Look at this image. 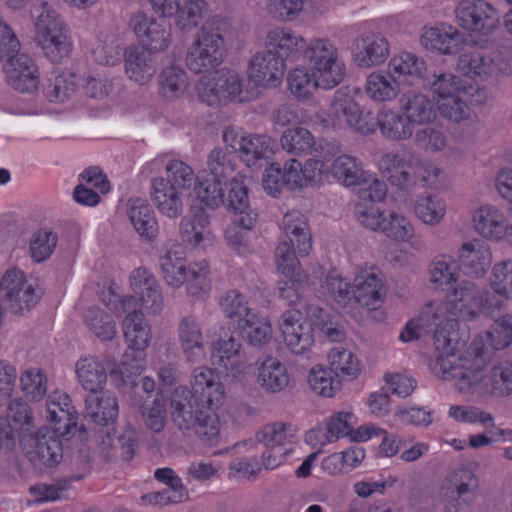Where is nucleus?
<instances>
[{
	"instance_id": "obj_28",
	"label": "nucleus",
	"mask_w": 512,
	"mask_h": 512,
	"mask_svg": "<svg viewBox=\"0 0 512 512\" xmlns=\"http://www.w3.org/2000/svg\"><path fill=\"white\" fill-rule=\"evenodd\" d=\"M85 418L99 426H109L118 417V401L110 394H89L85 398Z\"/></svg>"
},
{
	"instance_id": "obj_19",
	"label": "nucleus",
	"mask_w": 512,
	"mask_h": 512,
	"mask_svg": "<svg viewBox=\"0 0 512 512\" xmlns=\"http://www.w3.org/2000/svg\"><path fill=\"white\" fill-rule=\"evenodd\" d=\"M47 419L56 424V430L61 436H72L77 431L85 433L84 425L78 427L77 412L71 406L70 397L65 394L55 393L49 396L47 401Z\"/></svg>"
},
{
	"instance_id": "obj_64",
	"label": "nucleus",
	"mask_w": 512,
	"mask_h": 512,
	"mask_svg": "<svg viewBox=\"0 0 512 512\" xmlns=\"http://www.w3.org/2000/svg\"><path fill=\"white\" fill-rule=\"evenodd\" d=\"M415 213L424 223L433 225L443 218L445 205L439 198L433 196L422 197L415 204Z\"/></svg>"
},
{
	"instance_id": "obj_16",
	"label": "nucleus",
	"mask_w": 512,
	"mask_h": 512,
	"mask_svg": "<svg viewBox=\"0 0 512 512\" xmlns=\"http://www.w3.org/2000/svg\"><path fill=\"white\" fill-rule=\"evenodd\" d=\"M379 166L392 185L406 188L415 183L416 170L422 166V161L416 154L403 151L385 154L382 156Z\"/></svg>"
},
{
	"instance_id": "obj_32",
	"label": "nucleus",
	"mask_w": 512,
	"mask_h": 512,
	"mask_svg": "<svg viewBox=\"0 0 512 512\" xmlns=\"http://www.w3.org/2000/svg\"><path fill=\"white\" fill-rule=\"evenodd\" d=\"M459 267L471 277L483 276L491 264V253L479 243H464L459 251Z\"/></svg>"
},
{
	"instance_id": "obj_59",
	"label": "nucleus",
	"mask_w": 512,
	"mask_h": 512,
	"mask_svg": "<svg viewBox=\"0 0 512 512\" xmlns=\"http://www.w3.org/2000/svg\"><path fill=\"white\" fill-rule=\"evenodd\" d=\"M139 412L148 430L154 433L163 431L166 425V405L162 397H156L151 405L144 406Z\"/></svg>"
},
{
	"instance_id": "obj_37",
	"label": "nucleus",
	"mask_w": 512,
	"mask_h": 512,
	"mask_svg": "<svg viewBox=\"0 0 512 512\" xmlns=\"http://www.w3.org/2000/svg\"><path fill=\"white\" fill-rule=\"evenodd\" d=\"M353 414L350 412H339L333 415L327 423L326 429L318 427L309 431L306 435L307 441H312L314 438L319 440L321 444L332 442L340 437L352 435V425L350 423Z\"/></svg>"
},
{
	"instance_id": "obj_38",
	"label": "nucleus",
	"mask_w": 512,
	"mask_h": 512,
	"mask_svg": "<svg viewBox=\"0 0 512 512\" xmlns=\"http://www.w3.org/2000/svg\"><path fill=\"white\" fill-rule=\"evenodd\" d=\"M242 337L253 347L261 348L272 339L270 321L255 313L239 322Z\"/></svg>"
},
{
	"instance_id": "obj_31",
	"label": "nucleus",
	"mask_w": 512,
	"mask_h": 512,
	"mask_svg": "<svg viewBox=\"0 0 512 512\" xmlns=\"http://www.w3.org/2000/svg\"><path fill=\"white\" fill-rule=\"evenodd\" d=\"M129 219L136 232L146 240H153L159 232L158 222L151 206L142 199L130 200Z\"/></svg>"
},
{
	"instance_id": "obj_29",
	"label": "nucleus",
	"mask_w": 512,
	"mask_h": 512,
	"mask_svg": "<svg viewBox=\"0 0 512 512\" xmlns=\"http://www.w3.org/2000/svg\"><path fill=\"white\" fill-rule=\"evenodd\" d=\"M353 306L358 304L368 310H376L381 306L384 297L382 280L375 274L356 277L353 286Z\"/></svg>"
},
{
	"instance_id": "obj_55",
	"label": "nucleus",
	"mask_w": 512,
	"mask_h": 512,
	"mask_svg": "<svg viewBox=\"0 0 512 512\" xmlns=\"http://www.w3.org/2000/svg\"><path fill=\"white\" fill-rule=\"evenodd\" d=\"M223 185L226 186L227 182L220 179L214 180L211 176L206 175L203 179H199L194 192L207 207L216 209L224 202Z\"/></svg>"
},
{
	"instance_id": "obj_52",
	"label": "nucleus",
	"mask_w": 512,
	"mask_h": 512,
	"mask_svg": "<svg viewBox=\"0 0 512 512\" xmlns=\"http://www.w3.org/2000/svg\"><path fill=\"white\" fill-rule=\"evenodd\" d=\"M270 144V138L264 135L246 137L243 146H240V157L248 167L255 166L257 161L268 158Z\"/></svg>"
},
{
	"instance_id": "obj_36",
	"label": "nucleus",
	"mask_w": 512,
	"mask_h": 512,
	"mask_svg": "<svg viewBox=\"0 0 512 512\" xmlns=\"http://www.w3.org/2000/svg\"><path fill=\"white\" fill-rule=\"evenodd\" d=\"M331 175L346 187H357L365 181L366 172L357 158L351 155H340L335 158L330 168Z\"/></svg>"
},
{
	"instance_id": "obj_17",
	"label": "nucleus",
	"mask_w": 512,
	"mask_h": 512,
	"mask_svg": "<svg viewBox=\"0 0 512 512\" xmlns=\"http://www.w3.org/2000/svg\"><path fill=\"white\" fill-rule=\"evenodd\" d=\"M4 71L8 84L22 93H32L38 89L39 76L31 57L18 54L6 61Z\"/></svg>"
},
{
	"instance_id": "obj_8",
	"label": "nucleus",
	"mask_w": 512,
	"mask_h": 512,
	"mask_svg": "<svg viewBox=\"0 0 512 512\" xmlns=\"http://www.w3.org/2000/svg\"><path fill=\"white\" fill-rule=\"evenodd\" d=\"M224 59V39L219 27L206 23L186 55V66L195 74L216 72Z\"/></svg>"
},
{
	"instance_id": "obj_53",
	"label": "nucleus",
	"mask_w": 512,
	"mask_h": 512,
	"mask_svg": "<svg viewBox=\"0 0 512 512\" xmlns=\"http://www.w3.org/2000/svg\"><path fill=\"white\" fill-rule=\"evenodd\" d=\"M159 84L162 94L168 99H173L184 93L187 88L186 72L177 66L165 68L159 75Z\"/></svg>"
},
{
	"instance_id": "obj_18",
	"label": "nucleus",
	"mask_w": 512,
	"mask_h": 512,
	"mask_svg": "<svg viewBox=\"0 0 512 512\" xmlns=\"http://www.w3.org/2000/svg\"><path fill=\"white\" fill-rule=\"evenodd\" d=\"M135 295L139 296L141 306L151 314H159L164 306L160 285L155 276L146 268L135 269L130 276Z\"/></svg>"
},
{
	"instance_id": "obj_14",
	"label": "nucleus",
	"mask_w": 512,
	"mask_h": 512,
	"mask_svg": "<svg viewBox=\"0 0 512 512\" xmlns=\"http://www.w3.org/2000/svg\"><path fill=\"white\" fill-rule=\"evenodd\" d=\"M129 25L138 37L140 46L155 54L165 51L171 43V26L165 19L157 21L143 12H137L131 17Z\"/></svg>"
},
{
	"instance_id": "obj_30",
	"label": "nucleus",
	"mask_w": 512,
	"mask_h": 512,
	"mask_svg": "<svg viewBox=\"0 0 512 512\" xmlns=\"http://www.w3.org/2000/svg\"><path fill=\"white\" fill-rule=\"evenodd\" d=\"M475 229L485 238L500 239L507 232V220L501 210L484 205L473 216Z\"/></svg>"
},
{
	"instance_id": "obj_12",
	"label": "nucleus",
	"mask_w": 512,
	"mask_h": 512,
	"mask_svg": "<svg viewBox=\"0 0 512 512\" xmlns=\"http://www.w3.org/2000/svg\"><path fill=\"white\" fill-rule=\"evenodd\" d=\"M459 25L470 32L488 35L500 22L497 10L484 0L461 1L455 11Z\"/></svg>"
},
{
	"instance_id": "obj_27",
	"label": "nucleus",
	"mask_w": 512,
	"mask_h": 512,
	"mask_svg": "<svg viewBox=\"0 0 512 512\" xmlns=\"http://www.w3.org/2000/svg\"><path fill=\"white\" fill-rule=\"evenodd\" d=\"M388 55V41L380 34L366 33L355 42L354 58L360 67L379 65Z\"/></svg>"
},
{
	"instance_id": "obj_2",
	"label": "nucleus",
	"mask_w": 512,
	"mask_h": 512,
	"mask_svg": "<svg viewBox=\"0 0 512 512\" xmlns=\"http://www.w3.org/2000/svg\"><path fill=\"white\" fill-rule=\"evenodd\" d=\"M302 41L293 37V32L272 29L266 35L265 49L257 52L250 61L249 79L256 86L274 87L284 76L286 60L293 61V47Z\"/></svg>"
},
{
	"instance_id": "obj_3",
	"label": "nucleus",
	"mask_w": 512,
	"mask_h": 512,
	"mask_svg": "<svg viewBox=\"0 0 512 512\" xmlns=\"http://www.w3.org/2000/svg\"><path fill=\"white\" fill-rule=\"evenodd\" d=\"M171 419L181 431H194L203 441L212 442L219 435V425L213 413L218 407L191 397L190 390L185 386L174 389L171 399Z\"/></svg>"
},
{
	"instance_id": "obj_42",
	"label": "nucleus",
	"mask_w": 512,
	"mask_h": 512,
	"mask_svg": "<svg viewBox=\"0 0 512 512\" xmlns=\"http://www.w3.org/2000/svg\"><path fill=\"white\" fill-rule=\"evenodd\" d=\"M136 318H128L123 321L124 336L128 347L134 351L143 352L150 343L151 330L145 317L134 315Z\"/></svg>"
},
{
	"instance_id": "obj_34",
	"label": "nucleus",
	"mask_w": 512,
	"mask_h": 512,
	"mask_svg": "<svg viewBox=\"0 0 512 512\" xmlns=\"http://www.w3.org/2000/svg\"><path fill=\"white\" fill-rule=\"evenodd\" d=\"M241 347L239 339L232 335L228 338H220L216 342L213 359L216 362L218 358V364L223 366L227 372L239 373L244 369L245 364Z\"/></svg>"
},
{
	"instance_id": "obj_43",
	"label": "nucleus",
	"mask_w": 512,
	"mask_h": 512,
	"mask_svg": "<svg viewBox=\"0 0 512 512\" xmlns=\"http://www.w3.org/2000/svg\"><path fill=\"white\" fill-rule=\"evenodd\" d=\"M58 243V235L49 228H40L35 231L29 242V253L36 263L49 259Z\"/></svg>"
},
{
	"instance_id": "obj_44",
	"label": "nucleus",
	"mask_w": 512,
	"mask_h": 512,
	"mask_svg": "<svg viewBox=\"0 0 512 512\" xmlns=\"http://www.w3.org/2000/svg\"><path fill=\"white\" fill-rule=\"evenodd\" d=\"M281 145L290 154L300 156L310 154L315 146V139L306 128L287 129L281 137Z\"/></svg>"
},
{
	"instance_id": "obj_23",
	"label": "nucleus",
	"mask_w": 512,
	"mask_h": 512,
	"mask_svg": "<svg viewBox=\"0 0 512 512\" xmlns=\"http://www.w3.org/2000/svg\"><path fill=\"white\" fill-rule=\"evenodd\" d=\"M191 386V397L210 405V407L221 405L224 389L212 369L208 367L195 368L192 372Z\"/></svg>"
},
{
	"instance_id": "obj_13",
	"label": "nucleus",
	"mask_w": 512,
	"mask_h": 512,
	"mask_svg": "<svg viewBox=\"0 0 512 512\" xmlns=\"http://www.w3.org/2000/svg\"><path fill=\"white\" fill-rule=\"evenodd\" d=\"M477 476L469 469L460 468L452 471L443 481L440 489L442 501L447 503V512H459L461 501L469 505L478 489Z\"/></svg>"
},
{
	"instance_id": "obj_7",
	"label": "nucleus",
	"mask_w": 512,
	"mask_h": 512,
	"mask_svg": "<svg viewBox=\"0 0 512 512\" xmlns=\"http://www.w3.org/2000/svg\"><path fill=\"white\" fill-rule=\"evenodd\" d=\"M39 10L35 21L37 43L47 58L52 62H60L72 49L66 26L47 2H43Z\"/></svg>"
},
{
	"instance_id": "obj_41",
	"label": "nucleus",
	"mask_w": 512,
	"mask_h": 512,
	"mask_svg": "<svg viewBox=\"0 0 512 512\" xmlns=\"http://www.w3.org/2000/svg\"><path fill=\"white\" fill-rule=\"evenodd\" d=\"M457 69L470 78L486 76L494 70L493 58L485 51L475 49L459 57Z\"/></svg>"
},
{
	"instance_id": "obj_21",
	"label": "nucleus",
	"mask_w": 512,
	"mask_h": 512,
	"mask_svg": "<svg viewBox=\"0 0 512 512\" xmlns=\"http://www.w3.org/2000/svg\"><path fill=\"white\" fill-rule=\"evenodd\" d=\"M178 341L188 362L197 363L204 359V336L194 315L183 316L177 326Z\"/></svg>"
},
{
	"instance_id": "obj_47",
	"label": "nucleus",
	"mask_w": 512,
	"mask_h": 512,
	"mask_svg": "<svg viewBox=\"0 0 512 512\" xmlns=\"http://www.w3.org/2000/svg\"><path fill=\"white\" fill-rule=\"evenodd\" d=\"M398 84L391 74L372 73L366 81L367 95L377 102L390 101L398 95Z\"/></svg>"
},
{
	"instance_id": "obj_58",
	"label": "nucleus",
	"mask_w": 512,
	"mask_h": 512,
	"mask_svg": "<svg viewBox=\"0 0 512 512\" xmlns=\"http://www.w3.org/2000/svg\"><path fill=\"white\" fill-rule=\"evenodd\" d=\"M221 308L226 317L234 319L239 324L244 318L253 313L248 308L246 297L237 290H230L222 297Z\"/></svg>"
},
{
	"instance_id": "obj_15",
	"label": "nucleus",
	"mask_w": 512,
	"mask_h": 512,
	"mask_svg": "<svg viewBox=\"0 0 512 512\" xmlns=\"http://www.w3.org/2000/svg\"><path fill=\"white\" fill-rule=\"evenodd\" d=\"M481 288L470 281H463L447 295L445 310L450 318L474 320L481 314Z\"/></svg>"
},
{
	"instance_id": "obj_5",
	"label": "nucleus",
	"mask_w": 512,
	"mask_h": 512,
	"mask_svg": "<svg viewBox=\"0 0 512 512\" xmlns=\"http://www.w3.org/2000/svg\"><path fill=\"white\" fill-rule=\"evenodd\" d=\"M293 37L302 41L293 47V61L303 60L311 69L321 76L327 88H334L344 78L343 64L338 60V50L329 39H314L309 43L299 34Z\"/></svg>"
},
{
	"instance_id": "obj_60",
	"label": "nucleus",
	"mask_w": 512,
	"mask_h": 512,
	"mask_svg": "<svg viewBox=\"0 0 512 512\" xmlns=\"http://www.w3.org/2000/svg\"><path fill=\"white\" fill-rule=\"evenodd\" d=\"M204 0H187L176 10V23L181 29H191L198 25L206 10Z\"/></svg>"
},
{
	"instance_id": "obj_61",
	"label": "nucleus",
	"mask_w": 512,
	"mask_h": 512,
	"mask_svg": "<svg viewBox=\"0 0 512 512\" xmlns=\"http://www.w3.org/2000/svg\"><path fill=\"white\" fill-rule=\"evenodd\" d=\"M77 85L73 74H60L49 79L45 88L46 97L49 101L64 102L76 91Z\"/></svg>"
},
{
	"instance_id": "obj_46",
	"label": "nucleus",
	"mask_w": 512,
	"mask_h": 512,
	"mask_svg": "<svg viewBox=\"0 0 512 512\" xmlns=\"http://www.w3.org/2000/svg\"><path fill=\"white\" fill-rule=\"evenodd\" d=\"M378 126L382 134L391 140H405L413 134V127L405 117L392 111L378 115Z\"/></svg>"
},
{
	"instance_id": "obj_62",
	"label": "nucleus",
	"mask_w": 512,
	"mask_h": 512,
	"mask_svg": "<svg viewBox=\"0 0 512 512\" xmlns=\"http://www.w3.org/2000/svg\"><path fill=\"white\" fill-rule=\"evenodd\" d=\"M492 393L497 396H507L512 393V363L500 362L491 368L489 374Z\"/></svg>"
},
{
	"instance_id": "obj_35",
	"label": "nucleus",
	"mask_w": 512,
	"mask_h": 512,
	"mask_svg": "<svg viewBox=\"0 0 512 512\" xmlns=\"http://www.w3.org/2000/svg\"><path fill=\"white\" fill-rule=\"evenodd\" d=\"M358 113V104L342 93H336L327 116L321 120L326 127L341 129L350 126L352 118Z\"/></svg>"
},
{
	"instance_id": "obj_20",
	"label": "nucleus",
	"mask_w": 512,
	"mask_h": 512,
	"mask_svg": "<svg viewBox=\"0 0 512 512\" xmlns=\"http://www.w3.org/2000/svg\"><path fill=\"white\" fill-rule=\"evenodd\" d=\"M124 61L127 76L141 85L150 81L157 72L156 54L146 47L129 46L124 52Z\"/></svg>"
},
{
	"instance_id": "obj_25",
	"label": "nucleus",
	"mask_w": 512,
	"mask_h": 512,
	"mask_svg": "<svg viewBox=\"0 0 512 512\" xmlns=\"http://www.w3.org/2000/svg\"><path fill=\"white\" fill-rule=\"evenodd\" d=\"M257 382L267 393L276 394L285 390L291 381L286 366L275 357L266 356L255 363Z\"/></svg>"
},
{
	"instance_id": "obj_45",
	"label": "nucleus",
	"mask_w": 512,
	"mask_h": 512,
	"mask_svg": "<svg viewBox=\"0 0 512 512\" xmlns=\"http://www.w3.org/2000/svg\"><path fill=\"white\" fill-rule=\"evenodd\" d=\"M330 363V371L336 377L347 378L352 380L356 378L360 372L359 362L353 353L344 348H334L328 355Z\"/></svg>"
},
{
	"instance_id": "obj_4",
	"label": "nucleus",
	"mask_w": 512,
	"mask_h": 512,
	"mask_svg": "<svg viewBox=\"0 0 512 512\" xmlns=\"http://www.w3.org/2000/svg\"><path fill=\"white\" fill-rule=\"evenodd\" d=\"M283 228L287 240L280 242L275 249L277 268L287 278L305 282L307 275L296 255L307 256L312 248L308 224L299 212H290L283 217Z\"/></svg>"
},
{
	"instance_id": "obj_10",
	"label": "nucleus",
	"mask_w": 512,
	"mask_h": 512,
	"mask_svg": "<svg viewBox=\"0 0 512 512\" xmlns=\"http://www.w3.org/2000/svg\"><path fill=\"white\" fill-rule=\"evenodd\" d=\"M2 285L4 293L0 305L15 315H23L30 311L40 299L35 287L28 283L24 273L17 268H10L4 272Z\"/></svg>"
},
{
	"instance_id": "obj_63",
	"label": "nucleus",
	"mask_w": 512,
	"mask_h": 512,
	"mask_svg": "<svg viewBox=\"0 0 512 512\" xmlns=\"http://www.w3.org/2000/svg\"><path fill=\"white\" fill-rule=\"evenodd\" d=\"M458 268L459 265L450 257L442 256L431 263L430 280L440 287L456 282Z\"/></svg>"
},
{
	"instance_id": "obj_57",
	"label": "nucleus",
	"mask_w": 512,
	"mask_h": 512,
	"mask_svg": "<svg viewBox=\"0 0 512 512\" xmlns=\"http://www.w3.org/2000/svg\"><path fill=\"white\" fill-rule=\"evenodd\" d=\"M330 369L312 368L308 376L310 388L318 395L332 397L340 389V381L334 379Z\"/></svg>"
},
{
	"instance_id": "obj_22",
	"label": "nucleus",
	"mask_w": 512,
	"mask_h": 512,
	"mask_svg": "<svg viewBox=\"0 0 512 512\" xmlns=\"http://www.w3.org/2000/svg\"><path fill=\"white\" fill-rule=\"evenodd\" d=\"M226 189L228 194L224 195L221 205L239 215V223L243 228L252 229L257 222L258 213L250 207L248 187L243 181L231 178L227 181Z\"/></svg>"
},
{
	"instance_id": "obj_49",
	"label": "nucleus",
	"mask_w": 512,
	"mask_h": 512,
	"mask_svg": "<svg viewBox=\"0 0 512 512\" xmlns=\"http://www.w3.org/2000/svg\"><path fill=\"white\" fill-rule=\"evenodd\" d=\"M294 431L292 424L277 422L264 426L256 434V439L266 448H282L285 443L292 441Z\"/></svg>"
},
{
	"instance_id": "obj_40",
	"label": "nucleus",
	"mask_w": 512,
	"mask_h": 512,
	"mask_svg": "<svg viewBox=\"0 0 512 512\" xmlns=\"http://www.w3.org/2000/svg\"><path fill=\"white\" fill-rule=\"evenodd\" d=\"M287 81L291 93L299 100L308 99L318 87L328 89L319 74L315 71L310 74L305 67L295 68L289 73Z\"/></svg>"
},
{
	"instance_id": "obj_33",
	"label": "nucleus",
	"mask_w": 512,
	"mask_h": 512,
	"mask_svg": "<svg viewBox=\"0 0 512 512\" xmlns=\"http://www.w3.org/2000/svg\"><path fill=\"white\" fill-rule=\"evenodd\" d=\"M76 374L79 383L89 394L103 392L107 374L98 360L93 357L81 358L76 364Z\"/></svg>"
},
{
	"instance_id": "obj_56",
	"label": "nucleus",
	"mask_w": 512,
	"mask_h": 512,
	"mask_svg": "<svg viewBox=\"0 0 512 512\" xmlns=\"http://www.w3.org/2000/svg\"><path fill=\"white\" fill-rule=\"evenodd\" d=\"M209 224V217L201 209L194 218H182L179 225V233L183 242L196 246L204 239L205 228Z\"/></svg>"
},
{
	"instance_id": "obj_50",
	"label": "nucleus",
	"mask_w": 512,
	"mask_h": 512,
	"mask_svg": "<svg viewBox=\"0 0 512 512\" xmlns=\"http://www.w3.org/2000/svg\"><path fill=\"white\" fill-rule=\"evenodd\" d=\"M235 166L232 154L222 148L213 149L207 158V175L212 179L228 181L233 177Z\"/></svg>"
},
{
	"instance_id": "obj_26",
	"label": "nucleus",
	"mask_w": 512,
	"mask_h": 512,
	"mask_svg": "<svg viewBox=\"0 0 512 512\" xmlns=\"http://www.w3.org/2000/svg\"><path fill=\"white\" fill-rule=\"evenodd\" d=\"M400 110L406 121L413 125H426L436 119V109L430 98L416 91H408L400 98Z\"/></svg>"
},
{
	"instance_id": "obj_6",
	"label": "nucleus",
	"mask_w": 512,
	"mask_h": 512,
	"mask_svg": "<svg viewBox=\"0 0 512 512\" xmlns=\"http://www.w3.org/2000/svg\"><path fill=\"white\" fill-rule=\"evenodd\" d=\"M163 279L167 285L178 288L186 283L190 296L206 295L210 288L208 264L205 261L186 266L185 259L176 250H167L159 258Z\"/></svg>"
},
{
	"instance_id": "obj_24",
	"label": "nucleus",
	"mask_w": 512,
	"mask_h": 512,
	"mask_svg": "<svg viewBox=\"0 0 512 512\" xmlns=\"http://www.w3.org/2000/svg\"><path fill=\"white\" fill-rule=\"evenodd\" d=\"M185 198L188 197L171 187L163 177L152 180L151 200L162 215L170 219L180 217L184 211Z\"/></svg>"
},
{
	"instance_id": "obj_11",
	"label": "nucleus",
	"mask_w": 512,
	"mask_h": 512,
	"mask_svg": "<svg viewBox=\"0 0 512 512\" xmlns=\"http://www.w3.org/2000/svg\"><path fill=\"white\" fill-rule=\"evenodd\" d=\"M284 343L296 355H304L314 345V328L312 323L305 321L299 308H291L283 312L279 320Z\"/></svg>"
},
{
	"instance_id": "obj_51",
	"label": "nucleus",
	"mask_w": 512,
	"mask_h": 512,
	"mask_svg": "<svg viewBox=\"0 0 512 512\" xmlns=\"http://www.w3.org/2000/svg\"><path fill=\"white\" fill-rule=\"evenodd\" d=\"M87 327L102 341L111 340L116 334L115 322L110 315L97 307H90L84 314Z\"/></svg>"
},
{
	"instance_id": "obj_54",
	"label": "nucleus",
	"mask_w": 512,
	"mask_h": 512,
	"mask_svg": "<svg viewBox=\"0 0 512 512\" xmlns=\"http://www.w3.org/2000/svg\"><path fill=\"white\" fill-rule=\"evenodd\" d=\"M389 71L393 74L417 77L421 84L428 72L424 60L411 53L393 57L389 62Z\"/></svg>"
},
{
	"instance_id": "obj_1",
	"label": "nucleus",
	"mask_w": 512,
	"mask_h": 512,
	"mask_svg": "<svg viewBox=\"0 0 512 512\" xmlns=\"http://www.w3.org/2000/svg\"><path fill=\"white\" fill-rule=\"evenodd\" d=\"M435 350L438 352L432 371L442 379H456L459 391L468 392L484 379L486 359L482 349L473 348L469 357L457 358L451 347V338L443 327H437L433 334Z\"/></svg>"
},
{
	"instance_id": "obj_9",
	"label": "nucleus",
	"mask_w": 512,
	"mask_h": 512,
	"mask_svg": "<svg viewBox=\"0 0 512 512\" xmlns=\"http://www.w3.org/2000/svg\"><path fill=\"white\" fill-rule=\"evenodd\" d=\"M56 428H40L35 434L21 436V445L29 461L34 465L54 467L63 458V445Z\"/></svg>"
},
{
	"instance_id": "obj_39",
	"label": "nucleus",
	"mask_w": 512,
	"mask_h": 512,
	"mask_svg": "<svg viewBox=\"0 0 512 512\" xmlns=\"http://www.w3.org/2000/svg\"><path fill=\"white\" fill-rule=\"evenodd\" d=\"M167 181L171 187L190 197L192 192L197 189L199 178L195 175L193 169L186 163L179 160H172L166 166Z\"/></svg>"
},
{
	"instance_id": "obj_48",
	"label": "nucleus",
	"mask_w": 512,
	"mask_h": 512,
	"mask_svg": "<svg viewBox=\"0 0 512 512\" xmlns=\"http://www.w3.org/2000/svg\"><path fill=\"white\" fill-rule=\"evenodd\" d=\"M422 86L442 99L455 95L462 87L460 80L452 73L436 71H428L425 74Z\"/></svg>"
}]
</instances>
